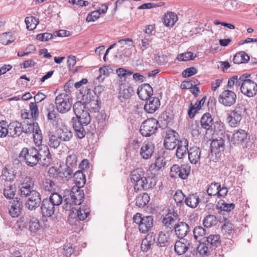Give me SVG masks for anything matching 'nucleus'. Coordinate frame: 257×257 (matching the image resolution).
I'll use <instances>...</instances> for the list:
<instances>
[{
    "label": "nucleus",
    "instance_id": "f257e3e1",
    "mask_svg": "<svg viewBox=\"0 0 257 257\" xmlns=\"http://www.w3.org/2000/svg\"><path fill=\"white\" fill-rule=\"evenodd\" d=\"M250 74H244L240 76V90L244 95L249 97L254 96L257 93V83L250 79Z\"/></svg>",
    "mask_w": 257,
    "mask_h": 257
},
{
    "label": "nucleus",
    "instance_id": "f03ea898",
    "mask_svg": "<svg viewBox=\"0 0 257 257\" xmlns=\"http://www.w3.org/2000/svg\"><path fill=\"white\" fill-rule=\"evenodd\" d=\"M144 172L141 168H138L132 171L130 175L132 183L134 184L136 192L147 189L150 187L148 185V180L144 176Z\"/></svg>",
    "mask_w": 257,
    "mask_h": 257
},
{
    "label": "nucleus",
    "instance_id": "7ed1b4c3",
    "mask_svg": "<svg viewBox=\"0 0 257 257\" xmlns=\"http://www.w3.org/2000/svg\"><path fill=\"white\" fill-rule=\"evenodd\" d=\"M19 157L23 159L28 166H36L39 162L38 146L29 149L24 148L20 154Z\"/></svg>",
    "mask_w": 257,
    "mask_h": 257
},
{
    "label": "nucleus",
    "instance_id": "20e7f679",
    "mask_svg": "<svg viewBox=\"0 0 257 257\" xmlns=\"http://www.w3.org/2000/svg\"><path fill=\"white\" fill-rule=\"evenodd\" d=\"M133 220L138 225L139 230L143 233H147L153 226V216H143L142 214L137 213L133 217Z\"/></svg>",
    "mask_w": 257,
    "mask_h": 257
},
{
    "label": "nucleus",
    "instance_id": "39448f33",
    "mask_svg": "<svg viewBox=\"0 0 257 257\" xmlns=\"http://www.w3.org/2000/svg\"><path fill=\"white\" fill-rule=\"evenodd\" d=\"M89 214V207L87 205H83L79 210L75 209L70 212L68 222L70 224L77 225L79 220H84Z\"/></svg>",
    "mask_w": 257,
    "mask_h": 257
},
{
    "label": "nucleus",
    "instance_id": "423d86ee",
    "mask_svg": "<svg viewBox=\"0 0 257 257\" xmlns=\"http://www.w3.org/2000/svg\"><path fill=\"white\" fill-rule=\"evenodd\" d=\"M55 102L57 111L61 113L67 112L72 106L71 99L66 93L59 94L56 97Z\"/></svg>",
    "mask_w": 257,
    "mask_h": 257
},
{
    "label": "nucleus",
    "instance_id": "0eeeda50",
    "mask_svg": "<svg viewBox=\"0 0 257 257\" xmlns=\"http://www.w3.org/2000/svg\"><path fill=\"white\" fill-rule=\"evenodd\" d=\"M245 106L242 103H238L235 109L229 114L228 119L230 126L236 127L240 123L245 111Z\"/></svg>",
    "mask_w": 257,
    "mask_h": 257
},
{
    "label": "nucleus",
    "instance_id": "6e6552de",
    "mask_svg": "<svg viewBox=\"0 0 257 257\" xmlns=\"http://www.w3.org/2000/svg\"><path fill=\"white\" fill-rule=\"evenodd\" d=\"M159 127L158 121L154 118L145 120L141 126L140 133L144 137H149L154 134Z\"/></svg>",
    "mask_w": 257,
    "mask_h": 257
},
{
    "label": "nucleus",
    "instance_id": "1a4fd4ad",
    "mask_svg": "<svg viewBox=\"0 0 257 257\" xmlns=\"http://www.w3.org/2000/svg\"><path fill=\"white\" fill-rule=\"evenodd\" d=\"M164 146L167 150H174L177 146L178 134L171 128L166 129L165 132Z\"/></svg>",
    "mask_w": 257,
    "mask_h": 257
},
{
    "label": "nucleus",
    "instance_id": "9d476101",
    "mask_svg": "<svg viewBox=\"0 0 257 257\" xmlns=\"http://www.w3.org/2000/svg\"><path fill=\"white\" fill-rule=\"evenodd\" d=\"M190 173V167L183 165H173L171 168L170 175L172 178L179 177L183 180L187 179Z\"/></svg>",
    "mask_w": 257,
    "mask_h": 257
},
{
    "label": "nucleus",
    "instance_id": "9b49d317",
    "mask_svg": "<svg viewBox=\"0 0 257 257\" xmlns=\"http://www.w3.org/2000/svg\"><path fill=\"white\" fill-rule=\"evenodd\" d=\"M38 163L45 167L48 166L52 161L51 155L48 147L43 145L38 146Z\"/></svg>",
    "mask_w": 257,
    "mask_h": 257
},
{
    "label": "nucleus",
    "instance_id": "f8f14e48",
    "mask_svg": "<svg viewBox=\"0 0 257 257\" xmlns=\"http://www.w3.org/2000/svg\"><path fill=\"white\" fill-rule=\"evenodd\" d=\"M236 95L232 90H224L218 97V101L225 106H230L236 102Z\"/></svg>",
    "mask_w": 257,
    "mask_h": 257
},
{
    "label": "nucleus",
    "instance_id": "ddd939ff",
    "mask_svg": "<svg viewBox=\"0 0 257 257\" xmlns=\"http://www.w3.org/2000/svg\"><path fill=\"white\" fill-rule=\"evenodd\" d=\"M32 178L26 177L19 185V192L22 197H27L34 191Z\"/></svg>",
    "mask_w": 257,
    "mask_h": 257
},
{
    "label": "nucleus",
    "instance_id": "4468645a",
    "mask_svg": "<svg viewBox=\"0 0 257 257\" xmlns=\"http://www.w3.org/2000/svg\"><path fill=\"white\" fill-rule=\"evenodd\" d=\"M70 196L73 203L76 205H80L84 198L83 190L80 186H73L70 192Z\"/></svg>",
    "mask_w": 257,
    "mask_h": 257
},
{
    "label": "nucleus",
    "instance_id": "2eb2a0df",
    "mask_svg": "<svg viewBox=\"0 0 257 257\" xmlns=\"http://www.w3.org/2000/svg\"><path fill=\"white\" fill-rule=\"evenodd\" d=\"M23 207L22 201L21 199L15 198L10 203L9 212L12 217H17L21 213Z\"/></svg>",
    "mask_w": 257,
    "mask_h": 257
},
{
    "label": "nucleus",
    "instance_id": "dca6fc26",
    "mask_svg": "<svg viewBox=\"0 0 257 257\" xmlns=\"http://www.w3.org/2000/svg\"><path fill=\"white\" fill-rule=\"evenodd\" d=\"M134 94L135 90L132 86L123 84L120 85L118 98L121 102H125Z\"/></svg>",
    "mask_w": 257,
    "mask_h": 257
},
{
    "label": "nucleus",
    "instance_id": "f3484780",
    "mask_svg": "<svg viewBox=\"0 0 257 257\" xmlns=\"http://www.w3.org/2000/svg\"><path fill=\"white\" fill-rule=\"evenodd\" d=\"M229 141V136L226 133L221 134V136L213 140L211 143L212 150L221 151L224 149L225 142Z\"/></svg>",
    "mask_w": 257,
    "mask_h": 257
},
{
    "label": "nucleus",
    "instance_id": "a211bd4d",
    "mask_svg": "<svg viewBox=\"0 0 257 257\" xmlns=\"http://www.w3.org/2000/svg\"><path fill=\"white\" fill-rule=\"evenodd\" d=\"M56 133L61 142H70L73 138L72 132L66 125H61L57 129Z\"/></svg>",
    "mask_w": 257,
    "mask_h": 257
},
{
    "label": "nucleus",
    "instance_id": "6ab92c4d",
    "mask_svg": "<svg viewBox=\"0 0 257 257\" xmlns=\"http://www.w3.org/2000/svg\"><path fill=\"white\" fill-rule=\"evenodd\" d=\"M146 101L144 108L147 113H154L160 106V101L158 97H152Z\"/></svg>",
    "mask_w": 257,
    "mask_h": 257
},
{
    "label": "nucleus",
    "instance_id": "aec40b11",
    "mask_svg": "<svg viewBox=\"0 0 257 257\" xmlns=\"http://www.w3.org/2000/svg\"><path fill=\"white\" fill-rule=\"evenodd\" d=\"M153 93V88L149 84L141 85L137 89V94L142 100H146L149 99L152 97Z\"/></svg>",
    "mask_w": 257,
    "mask_h": 257
},
{
    "label": "nucleus",
    "instance_id": "412c9836",
    "mask_svg": "<svg viewBox=\"0 0 257 257\" xmlns=\"http://www.w3.org/2000/svg\"><path fill=\"white\" fill-rule=\"evenodd\" d=\"M178 220V215L177 212L174 211L172 212L169 211L164 217L162 223L167 228L171 229L174 228L176 221Z\"/></svg>",
    "mask_w": 257,
    "mask_h": 257
},
{
    "label": "nucleus",
    "instance_id": "4be33fe9",
    "mask_svg": "<svg viewBox=\"0 0 257 257\" xmlns=\"http://www.w3.org/2000/svg\"><path fill=\"white\" fill-rule=\"evenodd\" d=\"M176 155L179 159L183 158L188 152V141L185 138L179 140L177 143Z\"/></svg>",
    "mask_w": 257,
    "mask_h": 257
},
{
    "label": "nucleus",
    "instance_id": "5701e85b",
    "mask_svg": "<svg viewBox=\"0 0 257 257\" xmlns=\"http://www.w3.org/2000/svg\"><path fill=\"white\" fill-rule=\"evenodd\" d=\"M8 126L9 135L12 138L19 137L23 133L22 123L17 121L11 122Z\"/></svg>",
    "mask_w": 257,
    "mask_h": 257
},
{
    "label": "nucleus",
    "instance_id": "b1692460",
    "mask_svg": "<svg viewBox=\"0 0 257 257\" xmlns=\"http://www.w3.org/2000/svg\"><path fill=\"white\" fill-rule=\"evenodd\" d=\"M190 245L189 241L185 238H180L176 241L174 245L175 252L179 255L184 254L188 249Z\"/></svg>",
    "mask_w": 257,
    "mask_h": 257
},
{
    "label": "nucleus",
    "instance_id": "393cba45",
    "mask_svg": "<svg viewBox=\"0 0 257 257\" xmlns=\"http://www.w3.org/2000/svg\"><path fill=\"white\" fill-rule=\"evenodd\" d=\"M41 209L43 216L47 217L52 216L55 211V207L48 201V199L42 200Z\"/></svg>",
    "mask_w": 257,
    "mask_h": 257
},
{
    "label": "nucleus",
    "instance_id": "a878e982",
    "mask_svg": "<svg viewBox=\"0 0 257 257\" xmlns=\"http://www.w3.org/2000/svg\"><path fill=\"white\" fill-rule=\"evenodd\" d=\"M89 97V100L85 102L86 108L91 112H98L100 109L98 96L94 94Z\"/></svg>",
    "mask_w": 257,
    "mask_h": 257
},
{
    "label": "nucleus",
    "instance_id": "bb28decb",
    "mask_svg": "<svg viewBox=\"0 0 257 257\" xmlns=\"http://www.w3.org/2000/svg\"><path fill=\"white\" fill-rule=\"evenodd\" d=\"M188 158L191 163L196 164L200 159L201 150L199 147H190L188 152Z\"/></svg>",
    "mask_w": 257,
    "mask_h": 257
},
{
    "label": "nucleus",
    "instance_id": "cd10ccee",
    "mask_svg": "<svg viewBox=\"0 0 257 257\" xmlns=\"http://www.w3.org/2000/svg\"><path fill=\"white\" fill-rule=\"evenodd\" d=\"M72 122L73 124V127L77 137L80 139L83 138L86 135V132L84 128V126H86V125H83L82 123L78 121L77 118H75V117L72 118Z\"/></svg>",
    "mask_w": 257,
    "mask_h": 257
},
{
    "label": "nucleus",
    "instance_id": "c85d7f7f",
    "mask_svg": "<svg viewBox=\"0 0 257 257\" xmlns=\"http://www.w3.org/2000/svg\"><path fill=\"white\" fill-rule=\"evenodd\" d=\"M41 188L45 192L52 193L56 191L57 185L54 181L45 178L42 182Z\"/></svg>",
    "mask_w": 257,
    "mask_h": 257
},
{
    "label": "nucleus",
    "instance_id": "c756f323",
    "mask_svg": "<svg viewBox=\"0 0 257 257\" xmlns=\"http://www.w3.org/2000/svg\"><path fill=\"white\" fill-rule=\"evenodd\" d=\"M174 228L176 235L180 238H183L189 231V225L183 222H179L175 225Z\"/></svg>",
    "mask_w": 257,
    "mask_h": 257
},
{
    "label": "nucleus",
    "instance_id": "7c9ffc66",
    "mask_svg": "<svg viewBox=\"0 0 257 257\" xmlns=\"http://www.w3.org/2000/svg\"><path fill=\"white\" fill-rule=\"evenodd\" d=\"M247 134L243 130H238L233 134L230 142L233 144H240L243 142L247 138Z\"/></svg>",
    "mask_w": 257,
    "mask_h": 257
},
{
    "label": "nucleus",
    "instance_id": "2f4dec72",
    "mask_svg": "<svg viewBox=\"0 0 257 257\" xmlns=\"http://www.w3.org/2000/svg\"><path fill=\"white\" fill-rule=\"evenodd\" d=\"M154 151V146L152 143L145 144L141 148L140 155L144 159H149Z\"/></svg>",
    "mask_w": 257,
    "mask_h": 257
},
{
    "label": "nucleus",
    "instance_id": "473e14b6",
    "mask_svg": "<svg viewBox=\"0 0 257 257\" xmlns=\"http://www.w3.org/2000/svg\"><path fill=\"white\" fill-rule=\"evenodd\" d=\"M155 235L152 234H148L146 237L142 240L141 244V249L143 251H147L154 244L155 242Z\"/></svg>",
    "mask_w": 257,
    "mask_h": 257
},
{
    "label": "nucleus",
    "instance_id": "72a5a7b5",
    "mask_svg": "<svg viewBox=\"0 0 257 257\" xmlns=\"http://www.w3.org/2000/svg\"><path fill=\"white\" fill-rule=\"evenodd\" d=\"M48 144L51 148H58L61 143L56 133L54 134L53 132H50L48 135Z\"/></svg>",
    "mask_w": 257,
    "mask_h": 257
},
{
    "label": "nucleus",
    "instance_id": "f704fd0d",
    "mask_svg": "<svg viewBox=\"0 0 257 257\" xmlns=\"http://www.w3.org/2000/svg\"><path fill=\"white\" fill-rule=\"evenodd\" d=\"M202 127L207 130H209L213 124V120L209 113H204L201 118Z\"/></svg>",
    "mask_w": 257,
    "mask_h": 257
},
{
    "label": "nucleus",
    "instance_id": "c9c22d12",
    "mask_svg": "<svg viewBox=\"0 0 257 257\" xmlns=\"http://www.w3.org/2000/svg\"><path fill=\"white\" fill-rule=\"evenodd\" d=\"M178 20L177 16L173 12L168 13L165 15L163 22L167 27H172Z\"/></svg>",
    "mask_w": 257,
    "mask_h": 257
},
{
    "label": "nucleus",
    "instance_id": "e433bc0d",
    "mask_svg": "<svg viewBox=\"0 0 257 257\" xmlns=\"http://www.w3.org/2000/svg\"><path fill=\"white\" fill-rule=\"evenodd\" d=\"M74 181L76 185L75 186H80L82 187L85 183V176L83 174L82 170L76 171L73 174Z\"/></svg>",
    "mask_w": 257,
    "mask_h": 257
},
{
    "label": "nucleus",
    "instance_id": "4c0bfd02",
    "mask_svg": "<svg viewBox=\"0 0 257 257\" xmlns=\"http://www.w3.org/2000/svg\"><path fill=\"white\" fill-rule=\"evenodd\" d=\"M249 60V57L244 52L237 53L233 57V61L234 64H240L247 63Z\"/></svg>",
    "mask_w": 257,
    "mask_h": 257
},
{
    "label": "nucleus",
    "instance_id": "58836bf2",
    "mask_svg": "<svg viewBox=\"0 0 257 257\" xmlns=\"http://www.w3.org/2000/svg\"><path fill=\"white\" fill-rule=\"evenodd\" d=\"M29 230L32 233H36L40 229V224L38 218L29 216Z\"/></svg>",
    "mask_w": 257,
    "mask_h": 257
},
{
    "label": "nucleus",
    "instance_id": "ea45409f",
    "mask_svg": "<svg viewBox=\"0 0 257 257\" xmlns=\"http://www.w3.org/2000/svg\"><path fill=\"white\" fill-rule=\"evenodd\" d=\"M169 235L168 233L160 232L157 242L159 247H167L169 244Z\"/></svg>",
    "mask_w": 257,
    "mask_h": 257
},
{
    "label": "nucleus",
    "instance_id": "a19ab883",
    "mask_svg": "<svg viewBox=\"0 0 257 257\" xmlns=\"http://www.w3.org/2000/svg\"><path fill=\"white\" fill-rule=\"evenodd\" d=\"M199 198L197 194H191L185 199V203L188 206L195 208L199 202Z\"/></svg>",
    "mask_w": 257,
    "mask_h": 257
},
{
    "label": "nucleus",
    "instance_id": "79ce46f5",
    "mask_svg": "<svg viewBox=\"0 0 257 257\" xmlns=\"http://www.w3.org/2000/svg\"><path fill=\"white\" fill-rule=\"evenodd\" d=\"M165 165V162L164 161V158L160 157L157 158L155 162L151 165L149 169L150 171H153L155 173L160 171Z\"/></svg>",
    "mask_w": 257,
    "mask_h": 257
},
{
    "label": "nucleus",
    "instance_id": "37998d69",
    "mask_svg": "<svg viewBox=\"0 0 257 257\" xmlns=\"http://www.w3.org/2000/svg\"><path fill=\"white\" fill-rule=\"evenodd\" d=\"M206 234L205 229L201 226H196L193 230V234L194 238L200 242L204 238Z\"/></svg>",
    "mask_w": 257,
    "mask_h": 257
},
{
    "label": "nucleus",
    "instance_id": "c03bdc74",
    "mask_svg": "<svg viewBox=\"0 0 257 257\" xmlns=\"http://www.w3.org/2000/svg\"><path fill=\"white\" fill-rule=\"evenodd\" d=\"M2 177L6 181H11L14 179L15 175L13 169L11 167H5L2 171Z\"/></svg>",
    "mask_w": 257,
    "mask_h": 257
},
{
    "label": "nucleus",
    "instance_id": "a18cd8bd",
    "mask_svg": "<svg viewBox=\"0 0 257 257\" xmlns=\"http://www.w3.org/2000/svg\"><path fill=\"white\" fill-rule=\"evenodd\" d=\"M16 187L11 184L5 185L3 193L7 199H13L16 194Z\"/></svg>",
    "mask_w": 257,
    "mask_h": 257
},
{
    "label": "nucleus",
    "instance_id": "49530a36",
    "mask_svg": "<svg viewBox=\"0 0 257 257\" xmlns=\"http://www.w3.org/2000/svg\"><path fill=\"white\" fill-rule=\"evenodd\" d=\"M218 222L217 218L213 215H208L204 218L203 221L204 226L210 228L215 225Z\"/></svg>",
    "mask_w": 257,
    "mask_h": 257
},
{
    "label": "nucleus",
    "instance_id": "de8ad7c7",
    "mask_svg": "<svg viewBox=\"0 0 257 257\" xmlns=\"http://www.w3.org/2000/svg\"><path fill=\"white\" fill-rule=\"evenodd\" d=\"M150 197L147 193L138 196L136 200V204L140 208L144 207L149 202Z\"/></svg>",
    "mask_w": 257,
    "mask_h": 257
},
{
    "label": "nucleus",
    "instance_id": "09e8293b",
    "mask_svg": "<svg viewBox=\"0 0 257 257\" xmlns=\"http://www.w3.org/2000/svg\"><path fill=\"white\" fill-rule=\"evenodd\" d=\"M28 121H27V123L26 124H23L22 125L23 132L27 134H33L36 130V128L38 129L40 127L37 122H30L28 123Z\"/></svg>",
    "mask_w": 257,
    "mask_h": 257
},
{
    "label": "nucleus",
    "instance_id": "8fccbe9b",
    "mask_svg": "<svg viewBox=\"0 0 257 257\" xmlns=\"http://www.w3.org/2000/svg\"><path fill=\"white\" fill-rule=\"evenodd\" d=\"M25 23L27 25V28L29 30H33L39 23L38 19L34 17H27L25 18Z\"/></svg>",
    "mask_w": 257,
    "mask_h": 257
},
{
    "label": "nucleus",
    "instance_id": "3c124183",
    "mask_svg": "<svg viewBox=\"0 0 257 257\" xmlns=\"http://www.w3.org/2000/svg\"><path fill=\"white\" fill-rule=\"evenodd\" d=\"M60 171L59 178H65L67 179H69L72 177V174L74 169L67 166L64 168L60 166Z\"/></svg>",
    "mask_w": 257,
    "mask_h": 257
},
{
    "label": "nucleus",
    "instance_id": "603ef678",
    "mask_svg": "<svg viewBox=\"0 0 257 257\" xmlns=\"http://www.w3.org/2000/svg\"><path fill=\"white\" fill-rule=\"evenodd\" d=\"M75 118L78 119V121L82 123L83 125H87L91 121V117L88 111L84 110L78 115Z\"/></svg>",
    "mask_w": 257,
    "mask_h": 257
},
{
    "label": "nucleus",
    "instance_id": "864d4df0",
    "mask_svg": "<svg viewBox=\"0 0 257 257\" xmlns=\"http://www.w3.org/2000/svg\"><path fill=\"white\" fill-rule=\"evenodd\" d=\"M207 241L210 244L212 248H215L220 244V236L218 234H211L207 237Z\"/></svg>",
    "mask_w": 257,
    "mask_h": 257
},
{
    "label": "nucleus",
    "instance_id": "5fc2aeb1",
    "mask_svg": "<svg viewBox=\"0 0 257 257\" xmlns=\"http://www.w3.org/2000/svg\"><path fill=\"white\" fill-rule=\"evenodd\" d=\"M77 157L76 154L72 153L67 156L66 161V166L73 169L76 168L77 165Z\"/></svg>",
    "mask_w": 257,
    "mask_h": 257
},
{
    "label": "nucleus",
    "instance_id": "6e6d98bb",
    "mask_svg": "<svg viewBox=\"0 0 257 257\" xmlns=\"http://www.w3.org/2000/svg\"><path fill=\"white\" fill-rule=\"evenodd\" d=\"M139 38L141 42L139 44V46L141 50L144 51L149 47L151 39L149 36L144 35L139 36Z\"/></svg>",
    "mask_w": 257,
    "mask_h": 257
},
{
    "label": "nucleus",
    "instance_id": "4d7b16f0",
    "mask_svg": "<svg viewBox=\"0 0 257 257\" xmlns=\"http://www.w3.org/2000/svg\"><path fill=\"white\" fill-rule=\"evenodd\" d=\"M48 200L50 201V202L55 207L60 205L63 201L61 195L56 192L52 193Z\"/></svg>",
    "mask_w": 257,
    "mask_h": 257
},
{
    "label": "nucleus",
    "instance_id": "13d9d810",
    "mask_svg": "<svg viewBox=\"0 0 257 257\" xmlns=\"http://www.w3.org/2000/svg\"><path fill=\"white\" fill-rule=\"evenodd\" d=\"M241 81H240V77L238 78L237 76H233L228 79L227 87L229 90H233V86H235L236 88L240 87Z\"/></svg>",
    "mask_w": 257,
    "mask_h": 257
},
{
    "label": "nucleus",
    "instance_id": "bf43d9fd",
    "mask_svg": "<svg viewBox=\"0 0 257 257\" xmlns=\"http://www.w3.org/2000/svg\"><path fill=\"white\" fill-rule=\"evenodd\" d=\"M29 221V216L23 215L18 220L16 223V226L18 228L22 230L27 227Z\"/></svg>",
    "mask_w": 257,
    "mask_h": 257
},
{
    "label": "nucleus",
    "instance_id": "052dcab7",
    "mask_svg": "<svg viewBox=\"0 0 257 257\" xmlns=\"http://www.w3.org/2000/svg\"><path fill=\"white\" fill-rule=\"evenodd\" d=\"M33 136L34 142L36 147L42 146L43 136L40 127L38 129L36 128L35 132L33 134Z\"/></svg>",
    "mask_w": 257,
    "mask_h": 257
},
{
    "label": "nucleus",
    "instance_id": "680f3d73",
    "mask_svg": "<svg viewBox=\"0 0 257 257\" xmlns=\"http://www.w3.org/2000/svg\"><path fill=\"white\" fill-rule=\"evenodd\" d=\"M14 41L10 32L4 33L0 35V43L4 45H8Z\"/></svg>",
    "mask_w": 257,
    "mask_h": 257
},
{
    "label": "nucleus",
    "instance_id": "e2e57ef3",
    "mask_svg": "<svg viewBox=\"0 0 257 257\" xmlns=\"http://www.w3.org/2000/svg\"><path fill=\"white\" fill-rule=\"evenodd\" d=\"M220 187V185L218 183H212L208 187L207 192L209 196L216 195L218 193V189Z\"/></svg>",
    "mask_w": 257,
    "mask_h": 257
},
{
    "label": "nucleus",
    "instance_id": "0e129e2a",
    "mask_svg": "<svg viewBox=\"0 0 257 257\" xmlns=\"http://www.w3.org/2000/svg\"><path fill=\"white\" fill-rule=\"evenodd\" d=\"M196 57L193 52H187L180 54L178 56L177 59L180 61H187L193 60Z\"/></svg>",
    "mask_w": 257,
    "mask_h": 257
},
{
    "label": "nucleus",
    "instance_id": "69168bd1",
    "mask_svg": "<svg viewBox=\"0 0 257 257\" xmlns=\"http://www.w3.org/2000/svg\"><path fill=\"white\" fill-rule=\"evenodd\" d=\"M116 71L120 79H123L124 81L128 76H130L133 74L132 71H128L123 68H119L116 69Z\"/></svg>",
    "mask_w": 257,
    "mask_h": 257
},
{
    "label": "nucleus",
    "instance_id": "338daca9",
    "mask_svg": "<svg viewBox=\"0 0 257 257\" xmlns=\"http://www.w3.org/2000/svg\"><path fill=\"white\" fill-rule=\"evenodd\" d=\"M74 112L76 116L79 115L81 112L84 110L86 108L85 103L83 104L80 101L76 102L74 103L73 106Z\"/></svg>",
    "mask_w": 257,
    "mask_h": 257
},
{
    "label": "nucleus",
    "instance_id": "774afa93",
    "mask_svg": "<svg viewBox=\"0 0 257 257\" xmlns=\"http://www.w3.org/2000/svg\"><path fill=\"white\" fill-rule=\"evenodd\" d=\"M109 75L108 69L106 66L100 67L99 69V75L97 76V79L99 81H103L105 78Z\"/></svg>",
    "mask_w": 257,
    "mask_h": 257
}]
</instances>
